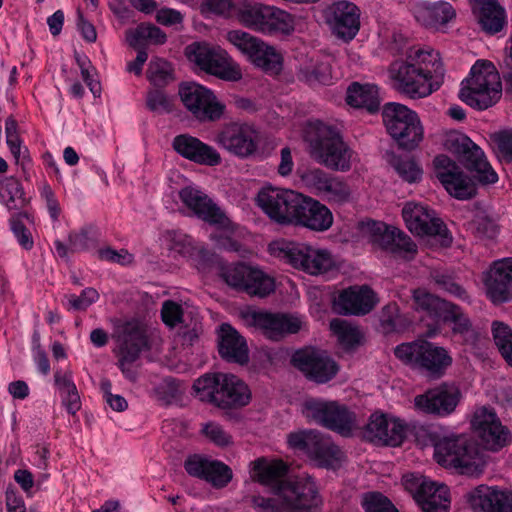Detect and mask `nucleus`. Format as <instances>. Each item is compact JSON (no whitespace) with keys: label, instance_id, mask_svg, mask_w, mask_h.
<instances>
[{"label":"nucleus","instance_id":"f257e3e1","mask_svg":"<svg viewBox=\"0 0 512 512\" xmlns=\"http://www.w3.org/2000/svg\"><path fill=\"white\" fill-rule=\"evenodd\" d=\"M288 467L282 460L261 457L252 462L251 477L268 487L278 497L285 509L307 510L317 504L318 490L310 478L286 481Z\"/></svg>","mask_w":512,"mask_h":512},{"label":"nucleus","instance_id":"f03ea898","mask_svg":"<svg viewBox=\"0 0 512 512\" xmlns=\"http://www.w3.org/2000/svg\"><path fill=\"white\" fill-rule=\"evenodd\" d=\"M305 140L309 155L318 164L342 172L351 168L352 150L334 127L321 121L310 123Z\"/></svg>","mask_w":512,"mask_h":512},{"label":"nucleus","instance_id":"7ed1b4c3","mask_svg":"<svg viewBox=\"0 0 512 512\" xmlns=\"http://www.w3.org/2000/svg\"><path fill=\"white\" fill-rule=\"evenodd\" d=\"M195 396L221 409H237L249 404L251 392L238 376L229 373L205 374L193 384Z\"/></svg>","mask_w":512,"mask_h":512},{"label":"nucleus","instance_id":"20e7f679","mask_svg":"<svg viewBox=\"0 0 512 512\" xmlns=\"http://www.w3.org/2000/svg\"><path fill=\"white\" fill-rule=\"evenodd\" d=\"M268 251L273 257L313 276L325 274L336 267L328 249L307 243L277 239L269 244Z\"/></svg>","mask_w":512,"mask_h":512},{"label":"nucleus","instance_id":"39448f33","mask_svg":"<svg viewBox=\"0 0 512 512\" xmlns=\"http://www.w3.org/2000/svg\"><path fill=\"white\" fill-rule=\"evenodd\" d=\"M502 95V84L492 62L478 60L470 70V76L462 81L459 98L467 105L485 110L496 104Z\"/></svg>","mask_w":512,"mask_h":512},{"label":"nucleus","instance_id":"423d86ee","mask_svg":"<svg viewBox=\"0 0 512 512\" xmlns=\"http://www.w3.org/2000/svg\"><path fill=\"white\" fill-rule=\"evenodd\" d=\"M235 18L245 28L264 35L289 34L293 30L291 14L256 0L236 1Z\"/></svg>","mask_w":512,"mask_h":512},{"label":"nucleus","instance_id":"0eeeda50","mask_svg":"<svg viewBox=\"0 0 512 512\" xmlns=\"http://www.w3.org/2000/svg\"><path fill=\"white\" fill-rule=\"evenodd\" d=\"M394 354L403 363L433 379L440 378L452 364L446 349L426 340L402 343L395 347Z\"/></svg>","mask_w":512,"mask_h":512},{"label":"nucleus","instance_id":"6e6552de","mask_svg":"<svg viewBox=\"0 0 512 512\" xmlns=\"http://www.w3.org/2000/svg\"><path fill=\"white\" fill-rule=\"evenodd\" d=\"M384 125L398 145L406 150L418 146L423 137V129L417 114L405 105L387 103L383 107Z\"/></svg>","mask_w":512,"mask_h":512},{"label":"nucleus","instance_id":"1a4fd4ad","mask_svg":"<svg viewBox=\"0 0 512 512\" xmlns=\"http://www.w3.org/2000/svg\"><path fill=\"white\" fill-rule=\"evenodd\" d=\"M304 195L291 189L265 186L259 190L256 203L274 222L281 225L295 222Z\"/></svg>","mask_w":512,"mask_h":512},{"label":"nucleus","instance_id":"9d476101","mask_svg":"<svg viewBox=\"0 0 512 512\" xmlns=\"http://www.w3.org/2000/svg\"><path fill=\"white\" fill-rule=\"evenodd\" d=\"M444 147L458 156L479 182L483 184L497 182L498 176L486 160L483 151L466 135L455 131L448 133L444 140Z\"/></svg>","mask_w":512,"mask_h":512},{"label":"nucleus","instance_id":"9b49d317","mask_svg":"<svg viewBox=\"0 0 512 512\" xmlns=\"http://www.w3.org/2000/svg\"><path fill=\"white\" fill-rule=\"evenodd\" d=\"M188 60L201 70L226 81H237L242 74L239 67L228 57L227 53L205 42H194L185 48Z\"/></svg>","mask_w":512,"mask_h":512},{"label":"nucleus","instance_id":"f8f14e48","mask_svg":"<svg viewBox=\"0 0 512 512\" xmlns=\"http://www.w3.org/2000/svg\"><path fill=\"white\" fill-rule=\"evenodd\" d=\"M436 461L445 466H453L470 473L481 466V458L473 441L463 436H449L437 440L434 444Z\"/></svg>","mask_w":512,"mask_h":512},{"label":"nucleus","instance_id":"ddd939ff","mask_svg":"<svg viewBox=\"0 0 512 512\" xmlns=\"http://www.w3.org/2000/svg\"><path fill=\"white\" fill-rule=\"evenodd\" d=\"M221 277L229 286L250 296L263 298L275 290V281L271 276L258 267L244 263L223 265Z\"/></svg>","mask_w":512,"mask_h":512},{"label":"nucleus","instance_id":"4468645a","mask_svg":"<svg viewBox=\"0 0 512 512\" xmlns=\"http://www.w3.org/2000/svg\"><path fill=\"white\" fill-rule=\"evenodd\" d=\"M303 413L308 420L343 436L351 435L356 426L355 414L335 401H307Z\"/></svg>","mask_w":512,"mask_h":512},{"label":"nucleus","instance_id":"2eb2a0df","mask_svg":"<svg viewBox=\"0 0 512 512\" xmlns=\"http://www.w3.org/2000/svg\"><path fill=\"white\" fill-rule=\"evenodd\" d=\"M291 448L303 451L320 467H334L340 461L341 451L329 437L316 430H302L287 437Z\"/></svg>","mask_w":512,"mask_h":512},{"label":"nucleus","instance_id":"dca6fc26","mask_svg":"<svg viewBox=\"0 0 512 512\" xmlns=\"http://www.w3.org/2000/svg\"><path fill=\"white\" fill-rule=\"evenodd\" d=\"M291 448L303 451L320 467H334L340 461L341 451L329 437L316 430H302L287 437Z\"/></svg>","mask_w":512,"mask_h":512},{"label":"nucleus","instance_id":"f3484780","mask_svg":"<svg viewBox=\"0 0 512 512\" xmlns=\"http://www.w3.org/2000/svg\"><path fill=\"white\" fill-rule=\"evenodd\" d=\"M291 448L303 451L320 467H334L340 461L341 451L329 437L316 430H302L287 437Z\"/></svg>","mask_w":512,"mask_h":512},{"label":"nucleus","instance_id":"a211bd4d","mask_svg":"<svg viewBox=\"0 0 512 512\" xmlns=\"http://www.w3.org/2000/svg\"><path fill=\"white\" fill-rule=\"evenodd\" d=\"M291 448L303 451L320 467H334L340 461L341 451L329 437L316 430H302L287 437Z\"/></svg>","mask_w":512,"mask_h":512},{"label":"nucleus","instance_id":"6ab92c4d","mask_svg":"<svg viewBox=\"0 0 512 512\" xmlns=\"http://www.w3.org/2000/svg\"><path fill=\"white\" fill-rule=\"evenodd\" d=\"M178 93L185 108L200 122L218 121L224 113L225 105L202 85L182 83Z\"/></svg>","mask_w":512,"mask_h":512},{"label":"nucleus","instance_id":"aec40b11","mask_svg":"<svg viewBox=\"0 0 512 512\" xmlns=\"http://www.w3.org/2000/svg\"><path fill=\"white\" fill-rule=\"evenodd\" d=\"M403 485L413 495L423 512H448L450 498L446 485L433 482L419 474L405 475Z\"/></svg>","mask_w":512,"mask_h":512},{"label":"nucleus","instance_id":"412c9836","mask_svg":"<svg viewBox=\"0 0 512 512\" xmlns=\"http://www.w3.org/2000/svg\"><path fill=\"white\" fill-rule=\"evenodd\" d=\"M402 216L411 233L418 236L438 237L442 245L445 246L451 243L452 238L446 225L427 206L420 203L407 202L402 209Z\"/></svg>","mask_w":512,"mask_h":512},{"label":"nucleus","instance_id":"4be33fe9","mask_svg":"<svg viewBox=\"0 0 512 512\" xmlns=\"http://www.w3.org/2000/svg\"><path fill=\"white\" fill-rule=\"evenodd\" d=\"M242 318L248 326L262 330L271 340H279L287 334L297 333L303 324L302 319L295 315L254 310L243 312Z\"/></svg>","mask_w":512,"mask_h":512},{"label":"nucleus","instance_id":"5701e85b","mask_svg":"<svg viewBox=\"0 0 512 512\" xmlns=\"http://www.w3.org/2000/svg\"><path fill=\"white\" fill-rule=\"evenodd\" d=\"M292 364L309 380L319 384L327 383L339 371L338 364L325 351L304 348L292 356Z\"/></svg>","mask_w":512,"mask_h":512},{"label":"nucleus","instance_id":"b1692460","mask_svg":"<svg viewBox=\"0 0 512 512\" xmlns=\"http://www.w3.org/2000/svg\"><path fill=\"white\" fill-rule=\"evenodd\" d=\"M461 393L453 384L443 383L414 398L415 409L423 414L446 417L459 404Z\"/></svg>","mask_w":512,"mask_h":512},{"label":"nucleus","instance_id":"393cba45","mask_svg":"<svg viewBox=\"0 0 512 512\" xmlns=\"http://www.w3.org/2000/svg\"><path fill=\"white\" fill-rule=\"evenodd\" d=\"M394 88L411 98H423L436 91L421 69L408 61H395L389 68Z\"/></svg>","mask_w":512,"mask_h":512},{"label":"nucleus","instance_id":"a878e982","mask_svg":"<svg viewBox=\"0 0 512 512\" xmlns=\"http://www.w3.org/2000/svg\"><path fill=\"white\" fill-rule=\"evenodd\" d=\"M433 165L436 178L451 196L461 200L474 196L475 188L470 178L448 156H436Z\"/></svg>","mask_w":512,"mask_h":512},{"label":"nucleus","instance_id":"bb28decb","mask_svg":"<svg viewBox=\"0 0 512 512\" xmlns=\"http://www.w3.org/2000/svg\"><path fill=\"white\" fill-rule=\"evenodd\" d=\"M216 143L230 154L248 158L257 151V132L248 124L225 125L215 138Z\"/></svg>","mask_w":512,"mask_h":512},{"label":"nucleus","instance_id":"cd10ccee","mask_svg":"<svg viewBox=\"0 0 512 512\" xmlns=\"http://www.w3.org/2000/svg\"><path fill=\"white\" fill-rule=\"evenodd\" d=\"M472 425L484 447L491 451H498L511 442L509 430L503 426L496 413L489 408L482 407L475 411Z\"/></svg>","mask_w":512,"mask_h":512},{"label":"nucleus","instance_id":"c85d7f7f","mask_svg":"<svg viewBox=\"0 0 512 512\" xmlns=\"http://www.w3.org/2000/svg\"><path fill=\"white\" fill-rule=\"evenodd\" d=\"M326 20L338 38L350 41L360 29V9L352 2L337 1L327 8Z\"/></svg>","mask_w":512,"mask_h":512},{"label":"nucleus","instance_id":"c756f323","mask_svg":"<svg viewBox=\"0 0 512 512\" xmlns=\"http://www.w3.org/2000/svg\"><path fill=\"white\" fill-rule=\"evenodd\" d=\"M179 198L183 205L193 215L213 225L228 227L229 219L221 209L205 194L195 186H186L179 191Z\"/></svg>","mask_w":512,"mask_h":512},{"label":"nucleus","instance_id":"7c9ffc66","mask_svg":"<svg viewBox=\"0 0 512 512\" xmlns=\"http://www.w3.org/2000/svg\"><path fill=\"white\" fill-rule=\"evenodd\" d=\"M487 297L494 304L512 300V257L493 262L484 280Z\"/></svg>","mask_w":512,"mask_h":512},{"label":"nucleus","instance_id":"2f4dec72","mask_svg":"<svg viewBox=\"0 0 512 512\" xmlns=\"http://www.w3.org/2000/svg\"><path fill=\"white\" fill-rule=\"evenodd\" d=\"M116 341L119 346V367L125 372V364L136 361L141 351L148 346L145 330L137 322H127L117 331Z\"/></svg>","mask_w":512,"mask_h":512},{"label":"nucleus","instance_id":"473e14b6","mask_svg":"<svg viewBox=\"0 0 512 512\" xmlns=\"http://www.w3.org/2000/svg\"><path fill=\"white\" fill-rule=\"evenodd\" d=\"M364 435L375 444L399 446L405 438V425L397 419L374 413L369 418Z\"/></svg>","mask_w":512,"mask_h":512},{"label":"nucleus","instance_id":"72a5a7b5","mask_svg":"<svg viewBox=\"0 0 512 512\" xmlns=\"http://www.w3.org/2000/svg\"><path fill=\"white\" fill-rule=\"evenodd\" d=\"M376 304L375 293L368 286L349 287L334 299L333 307L343 315H365Z\"/></svg>","mask_w":512,"mask_h":512},{"label":"nucleus","instance_id":"f704fd0d","mask_svg":"<svg viewBox=\"0 0 512 512\" xmlns=\"http://www.w3.org/2000/svg\"><path fill=\"white\" fill-rule=\"evenodd\" d=\"M172 147L182 157L200 165L216 166L221 163V156L214 147L189 134L176 136Z\"/></svg>","mask_w":512,"mask_h":512},{"label":"nucleus","instance_id":"c9c22d12","mask_svg":"<svg viewBox=\"0 0 512 512\" xmlns=\"http://www.w3.org/2000/svg\"><path fill=\"white\" fill-rule=\"evenodd\" d=\"M476 512H512V494L494 487L479 485L468 495Z\"/></svg>","mask_w":512,"mask_h":512},{"label":"nucleus","instance_id":"e433bc0d","mask_svg":"<svg viewBox=\"0 0 512 512\" xmlns=\"http://www.w3.org/2000/svg\"><path fill=\"white\" fill-rule=\"evenodd\" d=\"M297 214L293 224L313 231H326L333 224L332 212L324 204L305 195Z\"/></svg>","mask_w":512,"mask_h":512},{"label":"nucleus","instance_id":"4c0bfd02","mask_svg":"<svg viewBox=\"0 0 512 512\" xmlns=\"http://www.w3.org/2000/svg\"><path fill=\"white\" fill-rule=\"evenodd\" d=\"M218 351L228 362H248V347L245 339L229 324H222L218 336Z\"/></svg>","mask_w":512,"mask_h":512},{"label":"nucleus","instance_id":"58836bf2","mask_svg":"<svg viewBox=\"0 0 512 512\" xmlns=\"http://www.w3.org/2000/svg\"><path fill=\"white\" fill-rule=\"evenodd\" d=\"M417 22L429 28H437L451 21L456 13L452 5L445 1H419L413 7Z\"/></svg>","mask_w":512,"mask_h":512},{"label":"nucleus","instance_id":"ea45409f","mask_svg":"<svg viewBox=\"0 0 512 512\" xmlns=\"http://www.w3.org/2000/svg\"><path fill=\"white\" fill-rule=\"evenodd\" d=\"M408 60L421 69V73L426 76L435 90L439 89L444 80V69L437 51L417 49L410 52Z\"/></svg>","mask_w":512,"mask_h":512},{"label":"nucleus","instance_id":"a19ab883","mask_svg":"<svg viewBox=\"0 0 512 512\" xmlns=\"http://www.w3.org/2000/svg\"><path fill=\"white\" fill-rule=\"evenodd\" d=\"M475 14L482 30L494 35L506 26V13L497 0H475Z\"/></svg>","mask_w":512,"mask_h":512},{"label":"nucleus","instance_id":"79ce46f5","mask_svg":"<svg viewBox=\"0 0 512 512\" xmlns=\"http://www.w3.org/2000/svg\"><path fill=\"white\" fill-rule=\"evenodd\" d=\"M346 102L354 108L374 113L380 107L379 88L375 84L353 82L347 88Z\"/></svg>","mask_w":512,"mask_h":512},{"label":"nucleus","instance_id":"37998d69","mask_svg":"<svg viewBox=\"0 0 512 512\" xmlns=\"http://www.w3.org/2000/svg\"><path fill=\"white\" fill-rule=\"evenodd\" d=\"M0 202L12 213L26 209L29 199L17 178L10 176L0 180Z\"/></svg>","mask_w":512,"mask_h":512},{"label":"nucleus","instance_id":"c03bdc74","mask_svg":"<svg viewBox=\"0 0 512 512\" xmlns=\"http://www.w3.org/2000/svg\"><path fill=\"white\" fill-rule=\"evenodd\" d=\"M54 381L59 390L63 406L71 415H75L81 408V400L76 385L72 380L70 371H56Z\"/></svg>","mask_w":512,"mask_h":512},{"label":"nucleus","instance_id":"a18cd8bd","mask_svg":"<svg viewBox=\"0 0 512 512\" xmlns=\"http://www.w3.org/2000/svg\"><path fill=\"white\" fill-rule=\"evenodd\" d=\"M249 60L256 67L269 74H278L282 70L281 54L262 39L259 42V47L256 48Z\"/></svg>","mask_w":512,"mask_h":512},{"label":"nucleus","instance_id":"49530a36","mask_svg":"<svg viewBox=\"0 0 512 512\" xmlns=\"http://www.w3.org/2000/svg\"><path fill=\"white\" fill-rule=\"evenodd\" d=\"M126 39L131 47L138 48L146 43L163 44L166 34L153 24L142 23L135 29L127 30Z\"/></svg>","mask_w":512,"mask_h":512},{"label":"nucleus","instance_id":"de8ad7c7","mask_svg":"<svg viewBox=\"0 0 512 512\" xmlns=\"http://www.w3.org/2000/svg\"><path fill=\"white\" fill-rule=\"evenodd\" d=\"M24 220L31 224L34 222L32 215L26 209L11 213L8 222L10 230L18 244L23 249L29 251L34 247V239L30 230L26 227Z\"/></svg>","mask_w":512,"mask_h":512},{"label":"nucleus","instance_id":"09e8293b","mask_svg":"<svg viewBox=\"0 0 512 512\" xmlns=\"http://www.w3.org/2000/svg\"><path fill=\"white\" fill-rule=\"evenodd\" d=\"M319 196L331 204L342 205L351 200L352 191L342 178L331 176Z\"/></svg>","mask_w":512,"mask_h":512},{"label":"nucleus","instance_id":"8fccbe9b","mask_svg":"<svg viewBox=\"0 0 512 512\" xmlns=\"http://www.w3.org/2000/svg\"><path fill=\"white\" fill-rule=\"evenodd\" d=\"M413 300L417 309L426 311L428 314L440 318L446 307H451V302L434 296L423 289L413 291Z\"/></svg>","mask_w":512,"mask_h":512},{"label":"nucleus","instance_id":"3c124183","mask_svg":"<svg viewBox=\"0 0 512 512\" xmlns=\"http://www.w3.org/2000/svg\"><path fill=\"white\" fill-rule=\"evenodd\" d=\"M491 331L502 357L512 366V329L501 321H493Z\"/></svg>","mask_w":512,"mask_h":512},{"label":"nucleus","instance_id":"603ef678","mask_svg":"<svg viewBox=\"0 0 512 512\" xmlns=\"http://www.w3.org/2000/svg\"><path fill=\"white\" fill-rule=\"evenodd\" d=\"M330 329L346 348H353L360 343L361 333L359 329L346 320L333 319L330 322Z\"/></svg>","mask_w":512,"mask_h":512},{"label":"nucleus","instance_id":"864d4df0","mask_svg":"<svg viewBox=\"0 0 512 512\" xmlns=\"http://www.w3.org/2000/svg\"><path fill=\"white\" fill-rule=\"evenodd\" d=\"M430 277L437 289L461 300L468 299L466 290L448 272L433 270Z\"/></svg>","mask_w":512,"mask_h":512},{"label":"nucleus","instance_id":"5fc2aeb1","mask_svg":"<svg viewBox=\"0 0 512 512\" xmlns=\"http://www.w3.org/2000/svg\"><path fill=\"white\" fill-rule=\"evenodd\" d=\"M330 177V174L317 167L299 171V178L302 184L317 196L321 194Z\"/></svg>","mask_w":512,"mask_h":512},{"label":"nucleus","instance_id":"6e6d98bb","mask_svg":"<svg viewBox=\"0 0 512 512\" xmlns=\"http://www.w3.org/2000/svg\"><path fill=\"white\" fill-rule=\"evenodd\" d=\"M226 39L249 59L261 41L260 38L240 29L228 31Z\"/></svg>","mask_w":512,"mask_h":512},{"label":"nucleus","instance_id":"4d7b16f0","mask_svg":"<svg viewBox=\"0 0 512 512\" xmlns=\"http://www.w3.org/2000/svg\"><path fill=\"white\" fill-rule=\"evenodd\" d=\"M147 78L156 87H164L173 81L172 68L167 61L155 58L149 63Z\"/></svg>","mask_w":512,"mask_h":512},{"label":"nucleus","instance_id":"13d9d810","mask_svg":"<svg viewBox=\"0 0 512 512\" xmlns=\"http://www.w3.org/2000/svg\"><path fill=\"white\" fill-rule=\"evenodd\" d=\"M446 322L453 323V332L461 335H467L471 331V322L462 312L461 308L453 303L451 307H446L440 316Z\"/></svg>","mask_w":512,"mask_h":512},{"label":"nucleus","instance_id":"bf43d9fd","mask_svg":"<svg viewBox=\"0 0 512 512\" xmlns=\"http://www.w3.org/2000/svg\"><path fill=\"white\" fill-rule=\"evenodd\" d=\"M299 78L310 85L327 84L331 79L330 67L326 63L306 65L300 68Z\"/></svg>","mask_w":512,"mask_h":512},{"label":"nucleus","instance_id":"052dcab7","mask_svg":"<svg viewBox=\"0 0 512 512\" xmlns=\"http://www.w3.org/2000/svg\"><path fill=\"white\" fill-rule=\"evenodd\" d=\"M203 479L214 487L222 488L232 479V471L226 464L211 460Z\"/></svg>","mask_w":512,"mask_h":512},{"label":"nucleus","instance_id":"680f3d73","mask_svg":"<svg viewBox=\"0 0 512 512\" xmlns=\"http://www.w3.org/2000/svg\"><path fill=\"white\" fill-rule=\"evenodd\" d=\"M392 166L398 175L409 183H415L421 179L422 169L411 158L394 157Z\"/></svg>","mask_w":512,"mask_h":512},{"label":"nucleus","instance_id":"e2e57ef3","mask_svg":"<svg viewBox=\"0 0 512 512\" xmlns=\"http://www.w3.org/2000/svg\"><path fill=\"white\" fill-rule=\"evenodd\" d=\"M362 506L366 512H398L392 502L379 492L365 493Z\"/></svg>","mask_w":512,"mask_h":512},{"label":"nucleus","instance_id":"0e129e2a","mask_svg":"<svg viewBox=\"0 0 512 512\" xmlns=\"http://www.w3.org/2000/svg\"><path fill=\"white\" fill-rule=\"evenodd\" d=\"M472 232L479 238H494L498 233L496 223L482 212L477 213L469 223Z\"/></svg>","mask_w":512,"mask_h":512},{"label":"nucleus","instance_id":"69168bd1","mask_svg":"<svg viewBox=\"0 0 512 512\" xmlns=\"http://www.w3.org/2000/svg\"><path fill=\"white\" fill-rule=\"evenodd\" d=\"M147 108L155 113H169L173 109L172 100L162 91L153 89L146 96Z\"/></svg>","mask_w":512,"mask_h":512},{"label":"nucleus","instance_id":"338daca9","mask_svg":"<svg viewBox=\"0 0 512 512\" xmlns=\"http://www.w3.org/2000/svg\"><path fill=\"white\" fill-rule=\"evenodd\" d=\"M201 433L217 446L225 447L232 443V436L216 422H207L202 425Z\"/></svg>","mask_w":512,"mask_h":512},{"label":"nucleus","instance_id":"774afa93","mask_svg":"<svg viewBox=\"0 0 512 512\" xmlns=\"http://www.w3.org/2000/svg\"><path fill=\"white\" fill-rule=\"evenodd\" d=\"M372 231L375 236H378L376 241L379 242L385 250L392 252L399 229L396 227H388L381 222H373Z\"/></svg>","mask_w":512,"mask_h":512}]
</instances>
